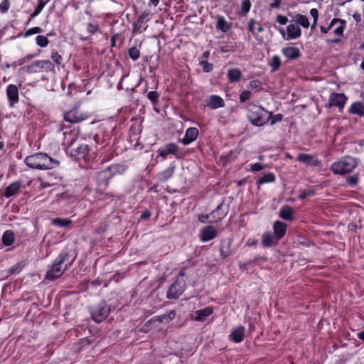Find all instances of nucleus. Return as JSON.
<instances>
[{
  "label": "nucleus",
  "instance_id": "49530a36",
  "mask_svg": "<svg viewBox=\"0 0 364 364\" xmlns=\"http://www.w3.org/2000/svg\"><path fill=\"white\" fill-rule=\"evenodd\" d=\"M23 267H24L23 263L18 262V263L16 264L15 265H14L13 267H11L9 269V273L10 274H17L21 272Z\"/></svg>",
  "mask_w": 364,
  "mask_h": 364
},
{
  "label": "nucleus",
  "instance_id": "c9c22d12",
  "mask_svg": "<svg viewBox=\"0 0 364 364\" xmlns=\"http://www.w3.org/2000/svg\"><path fill=\"white\" fill-rule=\"evenodd\" d=\"M231 28L230 24L225 20L223 16H218L217 17L216 28L223 33H227Z\"/></svg>",
  "mask_w": 364,
  "mask_h": 364
},
{
  "label": "nucleus",
  "instance_id": "c756f323",
  "mask_svg": "<svg viewBox=\"0 0 364 364\" xmlns=\"http://www.w3.org/2000/svg\"><path fill=\"white\" fill-rule=\"evenodd\" d=\"M213 313L212 306H207L203 309H199L195 311L196 315L195 320L197 321H204L207 317Z\"/></svg>",
  "mask_w": 364,
  "mask_h": 364
},
{
  "label": "nucleus",
  "instance_id": "5fc2aeb1",
  "mask_svg": "<svg viewBox=\"0 0 364 364\" xmlns=\"http://www.w3.org/2000/svg\"><path fill=\"white\" fill-rule=\"evenodd\" d=\"M347 183L351 186H355L358 182V175H353L346 178Z\"/></svg>",
  "mask_w": 364,
  "mask_h": 364
},
{
  "label": "nucleus",
  "instance_id": "6e6552de",
  "mask_svg": "<svg viewBox=\"0 0 364 364\" xmlns=\"http://www.w3.org/2000/svg\"><path fill=\"white\" fill-rule=\"evenodd\" d=\"M90 117L88 112L81 109L80 105H75L71 109L64 113L63 118L67 122L77 124Z\"/></svg>",
  "mask_w": 364,
  "mask_h": 364
},
{
  "label": "nucleus",
  "instance_id": "ddd939ff",
  "mask_svg": "<svg viewBox=\"0 0 364 364\" xmlns=\"http://www.w3.org/2000/svg\"><path fill=\"white\" fill-rule=\"evenodd\" d=\"M26 165L33 168L44 169L46 165V155L38 153L27 156L25 159Z\"/></svg>",
  "mask_w": 364,
  "mask_h": 364
},
{
  "label": "nucleus",
  "instance_id": "864d4df0",
  "mask_svg": "<svg viewBox=\"0 0 364 364\" xmlns=\"http://www.w3.org/2000/svg\"><path fill=\"white\" fill-rule=\"evenodd\" d=\"M111 34V48H112L116 46L117 41L121 38V33H115L114 31H112Z\"/></svg>",
  "mask_w": 364,
  "mask_h": 364
},
{
  "label": "nucleus",
  "instance_id": "72a5a7b5",
  "mask_svg": "<svg viewBox=\"0 0 364 364\" xmlns=\"http://www.w3.org/2000/svg\"><path fill=\"white\" fill-rule=\"evenodd\" d=\"M45 66V60H37L33 62L30 65L27 67V72L30 73L43 72Z\"/></svg>",
  "mask_w": 364,
  "mask_h": 364
},
{
  "label": "nucleus",
  "instance_id": "473e14b6",
  "mask_svg": "<svg viewBox=\"0 0 364 364\" xmlns=\"http://www.w3.org/2000/svg\"><path fill=\"white\" fill-rule=\"evenodd\" d=\"M348 112L352 114L358 115L360 117H364V105L360 102H355L351 104Z\"/></svg>",
  "mask_w": 364,
  "mask_h": 364
},
{
  "label": "nucleus",
  "instance_id": "774afa93",
  "mask_svg": "<svg viewBox=\"0 0 364 364\" xmlns=\"http://www.w3.org/2000/svg\"><path fill=\"white\" fill-rule=\"evenodd\" d=\"M43 6H44V3L42 1H41L38 7L36 8V11L33 12L32 16H37L42 11Z\"/></svg>",
  "mask_w": 364,
  "mask_h": 364
},
{
  "label": "nucleus",
  "instance_id": "69168bd1",
  "mask_svg": "<svg viewBox=\"0 0 364 364\" xmlns=\"http://www.w3.org/2000/svg\"><path fill=\"white\" fill-rule=\"evenodd\" d=\"M151 212L148 210H146L141 213L140 218L141 220H145L149 219L151 217Z\"/></svg>",
  "mask_w": 364,
  "mask_h": 364
},
{
  "label": "nucleus",
  "instance_id": "f257e3e1",
  "mask_svg": "<svg viewBox=\"0 0 364 364\" xmlns=\"http://www.w3.org/2000/svg\"><path fill=\"white\" fill-rule=\"evenodd\" d=\"M53 169V171L47 172V188L55 186L53 189L48 191V198L55 197V200H53L51 203L55 201L60 203L68 199L69 194L64 191V187L61 185L62 178L59 171L60 166Z\"/></svg>",
  "mask_w": 364,
  "mask_h": 364
},
{
  "label": "nucleus",
  "instance_id": "0e129e2a",
  "mask_svg": "<svg viewBox=\"0 0 364 364\" xmlns=\"http://www.w3.org/2000/svg\"><path fill=\"white\" fill-rule=\"evenodd\" d=\"M310 15L313 17V18H314V20H315V21H318V11L316 9H315V8L311 9L310 10Z\"/></svg>",
  "mask_w": 364,
  "mask_h": 364
},
{
  "label": "nucleus",
  "instance_id": "79ce46f5",
  "mask_svg": "<svg viewBox=\"0 0 364 364\" xmlns=\"http://www.w3.org/2000/svg\"><path fill=\"white\" fill-rule=\"evenodd\" d=\"M296 21L297 24L301 26L304 28H309V21L308 18L302 14H296Z\"/></svg>",
  "mask_w": 364,
  "mask_h": 364
},
{
  "label": "nucleus",
  "instance_id": "f8f14e48",
  "mask_svg": "<svg viewBox=\"0 0 364 364\" xmlns=\"http://www.w3.org/2000/svg\"><path fill=\"white\" fill-rule=\"evenodd\" d=\"M59 134L63 135L62 146L66 152H68L78 138V131L75 129L66 130L63 133L60 132Z\"/></svg>",
  "mask_w": 364,
  "mask_h": 364
},
{
  "label": "nucleus",
  "instance_id": "4be33fe9",
  "mask_svg": "<svg viewBox=\"0 0 364 364\" xmlns=\"http://www.w3.org/2000/svg\"><path fill=\"white\" fill-rule=\"evenodd\" d=\"M232 240L230 238L223 239L220 241V255L221 258L225 259L232 255Z\"/></svg>",
  "mask_w": 364,
  "mask_h": 364
},
{
  "label": "nucleus",
  "instance_id": "5701e85b",
  "mask_svg": "<svg viewBox=\"0 0 364 364\" xmlns=\"http://www.w3.org/2000/svg\"><path fill=\"white\" fill-rule=\"evenodd\" d=\"M273 230L276 239L280 240L287 233V225L282 221L277 220L273 224Z\"/></svg>",
  "mask_w": 364,
  "mask_h": 364
},
{
  "label": "nucleus",
  "instance_id": "e433bc0d",
  "mask_svg": "<svg viewBox=\"0 0 364 364\" xmlns=\"http://www.w3.org/2000/svg\"><path fill=\"white\" fill-rule=\"evenodd\" d=\"M14 235L12 230H6L2 236V242L6 246H10L14 243Z\"/></svg>",
  "mask_w": 364,
  "mask_h": 364
},
{
  "label": "nucleus",
  "instance_id": "338daca9",
  "mask_svg": "<svg viewBox=\"0 0 364 364\" xmlns=\"http://www.w3.org/2000/svg\"><path fill=\"white\" fill-rule=\"evenodd\" d=\"M176 316V311L174 310L171 311L167 315H163L164 318H166L167 321H171Z\"/></svg>",
  "mask_w": 364,
  "mask_h": 364
},
{
  "label": "nucleus",
  "instance_id": "9b49d317",
  "mask_svg": "<svg viewBox=\"0 0 364 364\" xmlns=\"http://www.w3.org/2000/svg\"><path fill=\"white\" fill-rule=\"evenodd\" d=\"M179 146L173 143L170 142L159 148L157 151V157H161L162 160H166L168 155H173L176 158L179 159Z\"/></svg>",
  "mask_w": 364,
  "mask_h": 364
},
{
  "label": "nucleus",
  "instance_id": "cd10ccee",
  "mask_svg": "<svg viewBox=\"0 0 364 364\" xmlns=\"http://www.w3.org/2000/svg\"><path fill=\"white\" fill-rule=\"evenodd\" d=\"M227 77L230 83H235L241 80L242 73L237 68H230L228 70Z\"/></svg>",
  "mask_w": 364,
  "mask_h": 364
},
{
  "label": "nucleus",
  "instance_id": "052dcab7",
  "mask_svg": "<svg viewBox=\"0 0 364 364\" xmlns=\"http://www.w3.org/2000/svg\"><path fill=\"white\" fill-rule=\"evenodd\" d=\"M277 21L281 25H285L288 22V18L285 16L279 14L277 16Z\"/></svg>",
  "mask_w": 364,
  "mask_h": 364
},
{
  "label": "nucleus",
  "instance_id": "a19ab883",
  "mask_svg": "<svg viewBox=\"0 0 364 364\" xmlns=\"http://www.w3.org/2000/svg\"><path fill=\"white\" fill-rule=\"evenodd\" d=\"M282 65L280 58L278 55H274L269 63V65L272 68V72H276L279 70Z\"/></svg>",
  "mask_w": 364,
  "mask_h": 364
},
{
  "label": "nucleus",
  "instance_id": "f3484780",
  "mask_svg": "<svg viewBox=\"0 0 364 364\" xmlns=\"http://www.w3.org/2000/svg\"><path fill=\"white\" fill-rule=\"evenodd\" d=\"M296 160L312 167L321 166V161L308 154L301 153L297 156Z\"/></svg>",
  "mask_w": 364,
  "mask_h": 364
},
{
  "label": "nucleus",
  "instance_id": "b1692460",
  "mask_svg": "<svg viewBox=\"0 0 364 364\" xmlns=\"http://www.w3.org/2000/svg\"><path fill=\"white\" fill-rule=\"evenodd\" d=\"M279 240L269 231L264 232L262 235V245L264 247H270L277 245Z\"/></svg>",
  "mask_w": 364,
  "mask_h": 364
},
{
  "label": "nucleus",
  "instance_id": "c85d7f7f",
  "mask_svg": "<svg viewBox=\"0 0 364 364\" xmlns=\"http://www.w3.org/2000/svg\"><path fill=\"white\" fill-rule=\"evenodd\" d=\"M208 106L212 109H216L220 107H223L225 106V102L223 98L219 95H212L210 97Z\"/></svg>",
  "mask_w": 364,
  "mask_h": 364
},
{
  "label": "nucleus",
  "instance_id": "9d476101",
  "mask_svg": "<svg viewBox=\"0 0 364 364\" xmlns=\"http://www.w3.org/2000/svg\"><path fill=\"white\" fill-rule=\"evenodd\" d=\"M110 306L105 301H100L91 311V317L96 323L105 321L110 313Z\"/></svg>",
  "mask_w": 364,
  "mask_h": 364
},
{
  "label": "nucleus",
  "instance_id": "a878e982",
  "mask_svg": "<svg viewBox=\"0 0 364 364\" xmlns=\"http://www.w3.org/2000/svg\"><path fill=\"white\" fill-rule=\"evenodd\" d=\"M245 331V327L242 326L234 328L230 335V339L236 343H241L244 339Z\"/></svg>",
  "mask_w": 364,
  "mask_h": 364
},
{
  "label": "nucleus",
  "instance_id": "6e6d98bb",
  "mask_svg": "<svg viewBox=\"0 0 364 364\" xmlns=\"http://www.w3.org/2000/svg\"><path fill=\"white\" fill-rule=\"evenodd\" d=\"M51 58L58 65H60L62 64L63 58L57 52L52 53Z\"/></svg>",
  "mask_w": 364,
  "mask_h": 364
},
{
  "label": "nucleus",
  "instance_id": "2eb2a0df",
  "mask_svg": "<svg viewBox=\"0 0 364 364\" xmlns=\"http://www.w3.org/2000/svg\"><path fill=\"white\" fill-rule=\"evenodd\" d=\"M176 166L173 162L170 163L168 168L165 170H163L161 171H159L156 174V179L160 183H164L168 181L169 179H171L176 171Z\"/></svg>",
  "mask_w": 364,
  "mask_h": 364
},
{
  "label": "nucleus",
  "instance_id": "4468645a",
  "mask_svg": "<svg viewBox=\"0 0 364 364\" xmlns=\"http://www.w3.org/2000/svg\"><path fill=\"white\" fill-rule=\"evenodd\" d=\"M347 100L348 97L344 93L332 92L329 96L327 107H337L341 110L344 108Z\"/></svg>",
  "mask_w": 364,
  "mask_h": 364
},
{
  "label": "nucleus",
  "instance_id": "f704fd0d",
  "mask_svg": "<svg viewBox=\"0 0 364 364\" xmlns=\"http://www.w3.org/2000/svg\"><path fill=\"white\" fill-rule=\"evenodd\" d=\"M21 183L19 182H14L7 186L4 190V196L10 198L15 196L20 190Z\"/></svg>",
  "mask_w": 364,
  "mask_h": 364
},
{
  "label": "nucleus",
  "instance_id": "c03bdc74",
  "mask_svg": "<svg viewBox=\"0 0 364 364\" xmlns=\"http://www.w3.org/2000/svg\"><path fill=\"white\" fill-rule=\"evenodd\" d=\"M199 65L204 73H210L213 70V65L206 60H200Z\"/></svg>",
  "mask_w": 364,
  "mask_h": 364
},
{
  "label": "nucleus",
  "instance_id": "de8ad7c7",
  "mask_svg": "<svg viewBox=\"0 0 364 364\" xmlns=\"http://www.w3.org/2000/svg\"><path fill=\"white\" fill-rule=\"evenodd\" d=\"M298 245H302L304 247H309L311 246H313L314 243L309 240L308 238L304 237V236H299L297 239Z\"/></svg>",
  "mask_w": 364,
  "mask_h": 364
},
{
  "label": "nucleus",
  "instance_id": "680f3d73",
  "mask_svg": "<svg viewBox=\"0 0 364 364\" xmlns=\"http://www.w3.org/2000/svg\"><path fill=\"white\" fill-rule=\"evenodd\" d=\"M264 168V166L260 163H255L251 165V170L254 172L259 171Z\"/></svg>",
  "mask_w": 364,
  "mask_h": 364
},
{
  "label": "nucleus",
  "instance_id": "7c9ffc66",
  "mask_svg": "<svg viewBox=\"0 0 364 364\" xmlns=\"http://www.w3.org/2000/svg\"><path fill=\"white\" fill-rule=\"evenodd\" d=\"M294 210L289 205L283 206L279 213V217L285 220L292 221L294 220Z\"/></svg>",
  "mask_w": 364,
  "mask_h": 364
},
{
  "label": "nucleus",
  "instance_id": "58836bf2",
  "mask_svg": "<svg viewBox=\"0 0 364 364\" xmlns=\"http://www.w3.org/2000/svg\"><path fill=\"white\" fill-rule=\"evenodd\" d=\"M51 224L60 228H65L70 226L72 224V220L67 218L64 219L61 218H57L52 220Z\"/></svg>",
  "mask_w": 364,
  "mask_h": 364
},
{
  "label": "nucleus",
  "instance_id": "393cba45",
  "mask_svg": "<svg viewBox=\"0 0 364 364\" xmlns=\"http://www.w3.org/2000/svg\"><path fill=\"white\" fill-rule=\"evenodd\" d=\"M276 181V176L272 172L263 173L260 177H258L256 181L257 189L265 183H274Z\"/></svg>",
  "mask_w": 364,
  "mask_h": 364
},
{
  "label": "nucleus",
  "instance_id": "39448f33",
  "mask_svg": "<svg viewBox=\"0 0 364 364\" xmlns=\"http://www.w3.org/2000/svg\"><path fill=\"white\" fill-rule=\"evenodd\" d=\"M358 166L356 159L345 156L340 161L334 162L331 166V170L338 175H345L350 173Z\"/></svg>",
  "mask_w": 364,
  "mask_h": 364
},
{
  "label": "nucleus",
  "instance_id": "e2e57ef3",
  "mask_svg": "<svg viewBox=\"0 0 364 364\" xmlns=\"http://www.w3.org/2000/svg\"><path fill=\"white\" fill-rule=\"evenodd\" d=\"M37 44L41 47L46 46V37L43 36H38L36 37Z\"/></svg>",
  "mask_w": 364,
  "mask_h": 364
},
{
  "label": "nucleus",
  "instance_id": "6ab92c4d",
  "mask_svg": "<svg viewBox=\"0 0 364 364\" xmlns=\"http://www.w3.org/2000/svg\"><path fill=\"white\" fill-rule=\"evenodd\" d=\"M228 213V207L224 208V202L219 204L217 208L210 213L211 222H218L222 220Z\"/></svg>",
  "mask_w": 364,
  "mask_h": 364
},
{
  "label": "nucleus",
  "instance_id": "37998d69",
  "mask_svg": "<svg viewBox=\"0 0 364 364\" xmlns=\"http://www.w3.org/2000/svg\"><path fill=\"white\" fill-rule=\"evenodd\" d=\"M87 31L89 34V37L93 36L97 32H100V29L98 24L92 23V22L87 23Z\"/></svg>",
  "mask_w": 364,
  "mask_h": 364
},
{
  "label": "nucleus",
  "instance_id": "3c124183",
  "mask_svg": "<svg viewBox=\"0 0 364 364\" xmlns=\"http://www.w3.org/2000/svg\"><path fill=\"white\" fill-rule=\"evenodd\" d=\"M251 8V2L250 0H243L242 2V13L243 14H247Z\"/></svg>",
  "mask_w": 364,
  "mask_h": 364
},
{
  "label": "nucleus",
  "instance_id": "603ef678",
  "mask_svg": "<svg viewBox=\"0 0 364 364\" xmlns=\"http://www.w3.org/2000/svg\"><path fill=\"white\" fill-rule=\"evenodd\" d=\"M252 97V92L249 90H244L240 95V102H245Z\"/></svg>",
  "mask_w": 364,
  "mask_h": 364
},
{
  "label": "nucleus",
  "instance_id": "4d7b16f0",
  "mask_svg": "<svg viewBox=\"0 0 364 364\" xmlns=\"http://www.w3.org/2000/svg\"><path fill=\"white\" fill-rule=\"evenodd\" d=\"M210 218H211L210 213L208 215H203V214L198 215V220L201 223H212L213 222H211V220H209Z\"/></svg>",
  "mask_w": 364,
  "mask_h": 364
},
{
  "label": "nucleus",
  "instance_id": "0eeeda50",
  "mask_svg": "<svg viewBox=\"0 0 364 364\" xmlns=\"http://www.w3.org/2000/svg\"><path fill=\"white\" fill-rule=\"evenodd\" d=\"M185 276L186 273L184 271L179 272L176 281L171 285L167 291V299H176L184 292L186 289Z\"/></svg>",
  "mask_w": 364,
  "mask_h": 364
},
{
  "label": "nucleus",
  "instance_id": "bf43d9fd",
  "mask_svg": "<svg viewBox=\"0 0 364 364\" xmlns=\"http://www.w3.org/2000/svg\"><path fill=\"white\" fill-rule=\"evenodd\" d=\"M40 31H41V28H38V27H34V28H32L28 29V30L25 33V36H31V35L38 33H40Z\"/></svg>",
  "mask_w": 364,
  "mask_h": 364
},
{
  "label": "nucleus",
  "instance_id": "423d86ee",
  "mask_svg": "<svg viewBox=\"0 0 364 364\" xmlns=\"http://www.w3.org/2000/svg\"><path fill=\"white\" fill-rule=\"evenodd\" d=\"M124 166L114 164L103 171L97 173V179L99 184L108 186L110 180L117 174H122L124 171Z\"/></svg>",
  "mask_w": 364,
  "mask_h": 364
},
{
  "label": "nucleus",
  "instance_id": "4c0bfd02",
  "mask_svg": "<svg viewBox=\"0 0 364 364\" xmlns=\"http://www.w3.org/2000/svg\"><path fill=\"white\" fill-rule=\"evenodd\" d=\"M147 99L151 102L154 107L159 105L160 94L157 91H149L146 95Z\"/></svg>",
  "mask_w": 364,
  "mask_h": 364
},
{
  "label": "nucleus",
  "instance_id": "dca6fc26",
  "mask_svg": "<svg viewBox=\"0 0 364 364\" xmlns=\"http://www.w3.org/2000/svg\"><path fill=\"white\" fill-rule=\"evenodd\" d=\"M218 231L213 225H207L203 228L200 232V240L206 242L215 239L217 237Z\"/></svg>",
  "mask_w": 364,
  "mask_h": 364
},
{
  "label": "nucleus",
  "instance_id": "1a4fd4ad",
  "mask_svg": "<svg viewBox=\"0 0 364 364\" xmlns=\"http://www.w3.org/2000/svg\"><path fill=\"white\" fill-rule=\"evenodd\" d=\"M61 154L60 146L57 142H50L48 145V153H47V170L58 168L60 166L59 156Z\"/></svg>",
  "mask_w": 364,
  "mask_h": 364
},
{
  "label": "nucleus",
  "instance_id": "a18cd8bd",
  "mask_svg": "<svg viewBox=\"0 0 364 364\" xmlns=\"http://www.w3.org/2000/svg\"><path fill=\"white\" fill-rule=\"evenodd\" d=\"M128 55L133 60H136L140 56V51L136 47H132L128 50Z\"/></svg>",
  "mask_w": 364,
  "mask_h": 364
},
{
  "label": "nucleus",
  "instance_id": "a211bd4d",
  "mask_svg": "<svg viewBox=\"0 0 364 364\" xmlns=\"http://www.w3.org/2000/svg\"><path fill=\"white\" fill-rule=\"evenodd\" d=\"M6 96L9 100V107H14L18 102V90L15 85L10 84L6 87Z\"/></svg>",
  "mask_w": 364,
  "mask_h": 364
},
{
  "label": "nucleus",
  "instance_id": "2f4dec72",
  "mask_svg": "<svg viewBox=\"0 0 364 364\" xmlns=\"http://www.w3.org/2000/svg\"><path fill=\"white\" fill-rule=\"evenodd\" d=\"M339 23V26L338 27H336L334 30H333V33L334 34H336V36H343V31L346 27V21L343 19H341V18H333L331 22V26H333L335 25L336 23Z\"/></svg>",
  "mask_w": 364,
  "mask_h": 364
},
{
  "label": "nucleus",
  "instance_id": "ea45409f",
  "mask_svg": "<svg viewBox=\"0 0 364 364\" xmlns=\"http://www.w3.org/2000/svg\"><path fill=\"white\" fill-rule=\"evenodd\" d=\"M266 119H268V122L271 120V125H274L276 123L281 122L283 119L282 114H273L271 112H267Z\"/></svg>",
  "mask_w": 364,
  "mask_h": 364
},
{
  "label": "nucleus",
  "instance_id": "bb28decb",
  "mask_svg": "<svg viewBox=\"0 0 364 364\" xmlns=\"http://www.w3.org/2000/svg\"><path fill=\"white\" fill-rule=\"evenodd\" d=\"M287 40H293L301 36V30L298 25L289 24L287 27Z\"/></svg>",
  "mask_w": 364,
  "mask_h": 364
},
{
  "label": "nucleus",
  "instance_id": "412c9836",
  "mask_svg": "<svg viewBox=\"0 0 364 364\" xmlns=\"http://www.w3.org/2000/svg\"><path fill=\"white\" fill-rule=\"evenodd\" d=\"M199 134L198 129L196 127H189L186 130L185 136L181 142L184 145H188L198 138Z\"/></svg>",
  "mask_w": 364,
  "mask_h": 364
},
{
  "label": "nucleus",
  "instance_id": "20e7f679",
  "mask_svg": "<svg viewBox=\"0 0 364 364\" xmlns=\"http://www.w3.org/2000/svg\"><path fill=\"white\" fill-rule=\"evenodd\" d=\"M267 112L262 107L254 103L247 105V118L255 127H262L268 122V119H266Z\"/></svg>",
  "mask_w": 364,
  "mask_h": 364
},
{
  "label": "nucleus",
  "instance_id": "f03ea898",
  "mask_svg": "<svg viewBox=\"0 0 364 364\" xmlns=\"http://www.w3.org/2000/svg\"><path fill=\"white\" fill-rule=\"evenodd\" d=\"M68 154L70 157L77 161L82 168L86 169H95L98 164L95 161L94 153H90V149L86 144H80L76 148H71Z\"/></svg>",
  "mask_w": 364,
  "mask_h": 364
},
{
  "label": "nucleus",
  "instance_id": "8fccbe9b",
  "mask_svg": "<svg viewBox=\"0 0 364 364\" xmlns=\"http://www.w3.org/2000/svg\"><path fill=\"white\" fill-rule=\"evenodd\" d=\"M144 18H145V17L144 16H140L137 18L136 21L134 23V28H133V31L134 33L138 32L141 29V24L144 23Z\"/></svg>",
  "mask_w": 364,
  "mask_h": 364
},
{
  "label": "nucleus",
  "instance_id": "09e8293b",
  "mask_svg": "<svg viewBox=\"0 0 364 364\" xmlns=\"http://www.w3.org/2000/svg\"><path fill=\"white\" fill-rule=\"evenodd\" d=\"M248 88L259 90L262 88V82L259 80H252L249 82Z\"/></svg>",
  "mask_w": 364,
  "mask_h": 364
},
{
  "label": "nucleus",
  "instance_id": "aec40b11",
  "mask_svg": "<svg viewBox=\"0 0 364 364\" xmlns=\"http://www.w3.org/2000/svg\"><path fill=\"white\" fill-rule=\"evenodd\" d=\"M282 55L288 60H294L301 56L300 50L294 46H287L282 49Z\"/></svg>",
  "mask_w": 364,
  "mask_h": 364
},
{
  "label": "nucleus",
  "instance_id": "13d9d810",
  "mask_svg": "<svg viewBox=\"0 0 364 364\" xmlns=\"http://www.w3.org/2000/svg\"><path fill=\"white\" fill-rule=\"evenodd\" d=\"M10 7V1L9 0H3L0 3V11L1 12H6Z\"/></svg>",
  "mask_w": 364,
  "mask_h": 364
},
{
  "label": "nucleus",
  "instance_id": "7ed1b4c3",
  "mask_svg": "<svg viewBox=\"0 0 364 364\" xmlns=\"http://www.w3.org/2000/svg\"><path fill=\"white\" fill-rule=\"evenodd\" d=\"M68 257L69 255L66 251H62L59 254L50 269L47 271V280L55 279L63 274L65 270L68 268V266H70L72 264V262L65 264Z\"/></svg>",
  "mask_w": 364,
  "mask_h": 364
}]
</instances>
